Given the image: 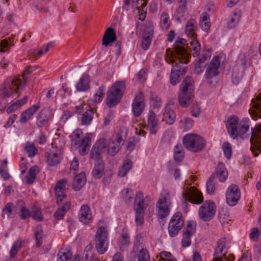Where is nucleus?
Returning a JSON list of instances; mask_svg holds the SVG:
<instances>
[{
	"instance_id": "26",
	"label": "nucleus",
	"mask_w": 261,
	"mask_h": 261,
	"mask_svg": "<svg viewBox=\"0 0 261 261\" xmlns=\"http://www.w3.org/2000/svg\"><path fill=\"white\" fill-rule=\"evenodd\" d=\"M79 220L85 224H89L92 221V213L88 205H83L79 212Z\"/></svg>"
},
{
	"instance_id": "17",
	"label": "nucleus",
	"mask_w": 261,
	"mask_h": 261,
	"mask_svg": "<svg viewBox=\"0 0 261 261\" xmlns=\"http://www.w3.org/2000/svg\"><path fill=\"white\" fill-rule=\"evenodd\" d=\"M186 40L184 39H180L177 40L175 44L174 45V50L175 54L177 56L179 60L180 61L181 63H184V64H187L189 61L190 58V55L188 53L186 49L184 46L186 44Z\"/></svg>"
},
{
	"instance_id": "37",
	"label": "nucleus",
	"mask_w": 261,
	"mask_h": 261,
	"mask_svg": "<svg viewBox=\"0 0 261 261\" xmlns=\"http://www.w3.org/2000/svg\"><path fill=\"white\" fill-rule=\"evenodd\" d=\"M71 204L69 202H66L62 206L59 208L55 213L54 216L58 220L63 218L65 214L69 210Z\"/></svg>"
},
{
	"instance_id": "30",
	"label": "nucleus",
	"mask_w": 261,
	"mask_h": 261,
	"mask_svg": "<svg viewBox=\"0 0 261 261\" xmlns=\"http://www.w3.org/2000/svg\"><path fill=\"white\" fill-rule=\"evenodd\" d=\"M39 106L36 105H33L31 108L26 110L23 112L20 119L21 123H26L29 119H30L35 114V113L39 109Z\"/></svg>"
},
{
	"instance_id": "25",
	"label": "nucleus",
	"mask_w": 261,
	"mask_h": 261,
	"mask_svg": "<svg viewBox=\"0 0 261 261\" xmlns=\"http://www.w3.org/2000/svg\"><path fill=\"white\" fill-rule=\"evenodd\" d=\"M133 6L138 10L139 19L143 21L146 17V0H132Z\"/></svg>"
},
{
	"instance_id": "38",
	"label": "nucleus",
	"mask_w": 261,
	"mask_h": 261,
	"mask_svg": "<svg viewBox=\"0 0 261 261\" xmlns=\"http://www.w3.org/2000/svg\"><path fill=\"white\" fill-rule=\"evenodd\" d=\"M91 142V139L89 137H85L82 139L79 150L80 154L84 155L88 153Z\"/></svg>"
},
{
	"instance_id": "35",
	"label": "nucleus",
	"mask_w": 261,
	"mask_h": 261,
	"mask_svg": "<svg viewBox=\"0 0 261 261\" xmlns=\"http://www.w3.org/2000/svg\"><path fill=\"white\" fill-rule=\"evenodd\" d=\"M86 182V177L84 174L81 173L75 176L72 187L75 191H79L84 186Z\"/></svg>"
},
{
	"instance_id": "63",
	"label": "nucleus",
	"mask_w": 261,
	"mask_h": 261,
	"mask_svg": "<svg viewBox=\"0 0 261 261\" xmlns=\"http://www.w3.org/2000/svg\"><path fill=\"white\" fill-rule=\"evenodd\" d=\"M123 192H125L124 198L125 199V202H129L131 201L133 196V191L129 189L126 188L123 190Z\"/></svg>"
},
{
	"instance_id": "50",
	"label": "nucleus",
	"mask_w": 261,
	"mask_h": 261,
	"mask_svg": "<svg viewBox=\"0 0 261 261\" xmlns=\"http://www.w3.org/2000/svg\"><path fill=\"white\" fill-rule=\"evenodd\" d=\"M106 87L104 86H100L96 93L94 95L93 100L97 103L100 102L103 99L105 93Z\"/></svg>"
},
{
	"instance_id": "4",
	"label": "nucleus",
	"mask_w": 261,
	"mask_h": 261,
	"mask_svg": "<svg viewBox=\"0 0 261 261\" xmlns=\"http://www.w3.org/2000/svg\"><path fill=\"white\" fill-rule=\"evenodd\" d=\"M125 89L123 81L116 82L107 93V103L109 107L116 106L120 100Z\"/></svg>"
},
{
	"instance_id": "56",
	"label": "nucleus",
	"mask_w": 261,
	"mask_h": 261,
	"mask_svg": "<svg viewBox=\"0 0 261 261\" xmlns=\"http://www.w3.org/2000/svg\"><path fill=\"white\" fill-rule=\"evenodd\" d=\"M21 244L22 241L19 240H17L14 243L10 250V256L11 258L14 257L18 251L21 248Z\"/></svg>"
},
{
	"instance_id": "7",
	"label": "nucleus",
	"mask_w": 261,
	"mask_h": 261,
	"mask_svg": "<svg viewBox=\"0 0 261 261\" xmlns=\"http://www.w3.org/2000/svg\"><path fill=\"white\" fill-rule=\"evenodd\" d=\"M220 65V58L218 56H215L212 61L207 65L205 72V77L207 83L210 86H215L218 83V79L217 77L219 72L218 68Z\"/></svg>"
},
{
	"instance_id": "9",
	"label": "nucleus",
	"mask_w": 261,
	"mask_h": 261,
	"mask_svg": "<svg viewBox=\"0 0 261 261\" xmlns=\"http://www.w3.org/2000/svg\"><path fill=\"white\" fill-rule=\"evenodd\" d=\"M108 231L106 227H99L95 236V247L101 254L106 252L108 247Z\"/></svg>"
},
{
	"instance_id": "61",
	"label": "nucleus",
	"mask_w": 261,
	"mask_h": 261,
	"mask_svg": "<svg viewBox=\"0 0 261 261\" xmlns=\"http://www.w3.org/2000/svg\"><path fill=\"white\" fill-rule=\"evenodd\" d=\"M25 149L31 158L34 156L37 152V149L33 144L27 146Z\"/></svg>"
},
{
	"instance_id": "24",
	"label": "nucleus",
	"mask_w": 261,
	"mask_h": 261,
	"mask_svg": "<svg viewBox=\"0 0 261 261\" xmlns=\"http://www.w3.org/2000/svg\"><path fill=\"white\" fill-rule=\"evenodd\" d=\"M159 122L156 115L152 111H149L146 129L149 130L151 134H156L158 130Z\"/></svg>"
},
{
	"instance_id": "46",
	"label": "nucleus",
	"mask_w": 261,
	"mask_h": 261,
	"mask_svg": "<svg viewBox=\"0 0 261 261\" xmlns=\"http://www.w3.org/2000/svg\"><path fill=\"white\" fill-rule=\"evenodd\" d=\"M23 202L22 201H19L17 203V206L20 207L19 216L21 219L24 220L27 218L30 217L31 216V213L28 209L23 205Z\"/></svg>"
},
{
	"instance_id": "22",
	"label": "nucleus",
	"mask_w": 261,
	"mask_h": 261,
	"mask_svg": "<svg viewBox=\"0 0 261 261\" xmlns=\"http://www.w3.org/2000/svg\"><path fill=\"white\" fill-rule=\"evenodd\" d=\"M261 101V93L256 96L251 100L252 107L249 109V113L252 119L257 120L258 118H261V105L259 102Z\"/></svg>"
},
{
	"instance_id": "16",
	"label": "nucleus",
	"mask_w": 261,
	"mask_h": 261,
	"mask_svg": "<svg viewBox=\"0 0 261 261\" xmlns=\"http://www.w3.org/2000/svg\"><path fill=\"white\" fill-rule=\"evenodd\" d=\"M108 147V141L106 139H99L93 146L90 151L91 159L97 160L102 159L101 155L105 152Z\"/></svg>"
},
{
	"instance_id": "52",
	"label": "nucleus",
	"mask_w": 261,
	"mask_h": 261,
	"mask_svg": "<svg viewBox=\"0 0 261 261\" xmlns=\"http://www.w3.org/2000/svg\"><path fill=\"white\" fill-rule=\"evenodd\" d=\"M13 203L11 202L8 203L5 207L3 209L2 216L4 218H9L12 214Z\"/></svg>"
},
{
	"instance_id": "18",
	"label": "nucleus",
	"mask_w": 261,
	"mask_h": 261,
	"mask_svg": "<svg viewBox=\"0 0 261 261\" xmlns=\"http://www.w3.org/2000/svg\"><path fill=\"white\" fill-rule=\"evenodd\" d=\"M241 196L238 186L232 184L228 188L226 193V200L230 206H234L238 203Z\"/></svg>"
},
{
	"instance_id": "40",
	"label": "nucleus",
	"mask_w": 261,
	"mask_h": 261,
	"mask_svg": "<svg viewBox=\"0 0 261 261\" xmlns=\"http://www.w3.org/2000/svg\"><path fill=\"white\" fill-rule=\"evenodd\" d=\"M72 253L67 249L62 248L57 255V261H71Z\"/></svg>"
},
{
	"instance_id": "60",
	"label": "nucleus",
	"mask_w": 261,
	"mask_h": 261,
	"mask_svg": "<svg viewBox=\"0 0 261 261\" xmlns=\"http://www.w3.org/2000/svg\"><path fill=\"white\" fill-rule=\"evenodd\" d=\"M161 258L163 261H177L170 252L163 251L160 253Z\"/></svg>"
},
{
	"instance_id": "29",
	"label": "nucleus",
	"mask_w": 261,
	"mask_h": 261,
	"mask_svg": "<svg viewBox=\"0 0 261 261\" xmlns=\"http://www.w3.org/2000/svg\"><path fill=\"white\" fill-rule=\"evenodd\" d=\"M104 172V164L102 159L95 160L94 168L92 171V174L95 179L101 178Z\"/></svg>"
},
{
	"instance_id": "49",
	"label": "nucleus",
	"mask_w": 261,
	"mask_h": 261,
	"mask_svg": "<svg viewBox=\"0 0 261 261\" xmlns=\"http://www.w3.org/2000/svg\"><path fill=\"white\" fill-rule=\"evenodd\" d=\"M150 100L154 109H159L162 105L161 99L154 93H151Z\"/></svg>"
},
{
	"instance_id": "19",
	"label": "nucleus",
	"mask_w": 261,
	"mask_h": 261,
	"mask_svg": "<svg viewBox=\"0 0 261 261\" xmlns=\"http://www.w3.org/2000/svg\"><path fill=\"white\" fill-rule=\"evenodd\" d=\"M182 63L179 60V63H176L171 69L170 76V83L173 86L176 85L179 82L180 76L185 75L187 72V68L181 65Z\"/></svg>"
},
{
	"instance_id": "64",
	"label": "nucleus",
	"mask_w": 261,
	"mask_h": 261,
	"mask_svg": "<svg viewBox=\"0 0 261 261\" xmlns=\"http://www.w3.org/2000/svg\"><path fill=\"white\" fill-rule=\"evenodd\" d=\"M0 174L5 180H8L10 177V175L8 172L7 166L0 168Z\"/></svg>"
},
{
	"instance_id": "36",
	"label": "nucleus",
	"mask_w": 261,
	"mask_h": 261,
	"mask_svg": "<svg viewBox=\"0 0 261 261\" xmlns=\"http://www.w3.org/2000/svg\"><path fill=\"white\" fill-rule=\"evenodd\" d=\"M77 91H86L89 88V77L83 75L80 80L76 85Z\"/></svg>"
},
{
	"instance_id": "54",
	"label": "nucleus",
	"mask_w": 261,
	"mask_h": 261,
	"mask_svg": "<svg viewBox=\"0 0 261 261\" xmlns=\"http://www.w3.org/2000/svg\"><path fill=\"white\" fill-rule=\"evenodd\" d=\"M92 113V111L88 110L83 115L81 119V123L83 125H88L91 123L93 118Z\"/></svg>"
},
{
	"instance_id": "12",
	"label": "nucleus",
	"mask_w": 261,
	"mask_h": 261,
	"mask_svg": "<svg viewBox=\"0 0 261 261\" xmlns=\"http://www.w3.org/2000/svg\"><path fill=\"white\" fill-rule=\"evenodd\" d=\"M216 212V205L212 200L206 201L199 208V216L203 221H209Z\"/></svg>"
},
{
	"instance_id": "21",
	"label": "nucleus",
	"mask_w": 261,
	"mask_h": 261,
	"mask_svg": "<svg viewBox=\"0 0 261 261\" xmlns=\"http://www.w3.org/2000/svg\"><path fill=\"white\" fill-rule=\"evenodd\" d=\"M145 107L144 95L142 92L136 94L132 104L133 112L136 117H139L142 113Z\"/></svg>"
},
{
	"instance_id": "1",
	"label": "nucleus",
	"mask_w": 261,
	"mask_h": 261,
	"mask_svg": "<svg viewBox=\"0 0 261 261\" xmlns=\"http://www.w3.org/2000/svg\"><path fill=\"white\" fill-rule=\"evenodd\" d=\"M32 72L31 69L28 66L22 75L23 81H21L19 76H11L5 80L3 89L1 91L2 95L1 104L5 99L11 102L13 99L18 97L19 91L23 89L27 82L28 78L26 76V74H29Z\"/></svg>"
},
{
	"instance_id": "32",
	"label": "nucleus",
	"mask_w": 261,
	"mask_h": 261,
	"mask_svg": "<svg viewBox=\"0 0 261 261\" xmlns=\"http://www.w3.org/2000/svg\"><path fill=\"white\" fill-rule=\"evenodd\" d=\"M47 162L50 166H54L58 164L61 159V153H55L52 151L46 153Z\"/></svg>"
},
{
	"instance_id": "33",
	"label": "nucleus",
	"mask_w": 261,
	"mask_h": 261,
	"mask_svg": "<svg viewBox=\"0 0 261 261\" xmlns=\"http://www.w3.org/2000/svg\"><path fill=\"white\" fill-rule=\"evenodd\" d=\"M129 236L128 234L123 229L122 230V233L121 234L120 237L118 241V245L120 250H125L129 246Z\"/></svg>"
},
{
	"instance_id": "48",
	"label": "nucleus",
	"mask_w": 261,
	"mask_h": 261,
	"mask_svg": "<svg viewBox=\"0 0 261 261\" xmlns=\"http://www.w3.org/2000/svg\"><path fill=\"white\" fill-rule=\"evenodd\" d=\"M121 147L119 144H116L112 142H108L107 150L109 154L114 156L120 150Z\"/></svg>"
},
{
	"instance_id": "10",
	"label": "nucleus",
	"mask_w": 261,
	"mask_h": 261,
	"mask_svg": "<svg viewBox=\"0 0 261 261\" xmlns=\"http://www.w3.org/2000/svg\"><path fill=\"white\" fill-rule=\"evenodd\" d=\"M181 200L182 202V206L187 207L189 200L192 203L195 204H200L203 200V198L202 194L199 192L194 187H190L185 190L182 194Z\"/></svg>"
},
{
	"instance_id": "42",
	"label": "nucleus",
	"mask_w": 261,
	"mask_h": 261,
	"mask_svg": "<svg viewBox=\"0 0 261 261\" xmlns=\"http://www.w3.org/2000/svg\"><path fill=\"white\" fill-rule=\"evenodd\" d=\"M240 17L241 15L239 12H234L227 22L228 28L230 29L235 28L239 23Z\"/></svg>"
},
{
	"instance_id": "39",
	"label": "nucleus",
	"mask_w": 261,
	"mask_h": 261,
	"mask_svg": "<svg viewBox=\"0 0 261 261\" xmlns=\"http://www.w3.org/2000/svg\"><path fill=\"white\" fill-rule=\"evenodd\" d=\"M39 171V168L37 166H33L30 169L29 175L25 177L26 181L28 184L32 185L35 182L36 175Z\"/></svg>"
},
{
	"instance_id": "45",
	"label": "nucleus",
	"mask_w": 261,
	"mask_h": 261,
	"mask_svg": "<svg viewBox=\"0 0 261 261\" xmlns=\"http://www.w3.org/2000/svg\"><path fill=\"white\" fill-rule=\"evenodd\" d=\"M27 96H24L23 98L17 100L15 102L11 105L7 109V112L9 114L14 110L18 109L23 105L26 103L27 101Z\"/></svg>"
},
{
	"instance_id": "62",
	"label": "nucleus",
	"mask_w": 261,
	"mask_h": 261,
	"mask_svg": "<svg viewBox=\"0 0 261 261\" xmlns=\"http://www.w3.org/2000/svg\"><path fill=\"white\" fill-rule=\"evenodd\" d=\"M143 240L142 237L140 234H137L135 238L134 250L137 251L140 247H141Z\"/></svg>"
},
{
	"instance_id": "51",
	"label": "nucleus",
	"mask_w": 261,
	"mask_h": 261,
	"mask_svg": "<svg viewBox=\"0 0 261 261\" xmlns=\"http://www.w3.org/2000/svg\"><path fill=\"white\" fill-rule=\"evenodd\" d=\"M31 216L33 219L38 221H41L43 219L41 208L37 206L33 207Z\"/></svg>"
},
{
	"instance_id": "8",
	"label": "nucleus",
	"mask_w": 261,
	"mask_h": 261,
	"mask_svg": "<svg viewBox=\"0 0 261 261\" xmlns=\"http://www.w3.org/2000/svg\"><path fill=\"white\" fill-rule=\"evenodd\" d=\"M197 29V23L194 19H190L186 27L185 33L191 38L192 40L190 42L191 45L194 52L193 53V57H195L199 55L198 52L200 50V44L199 41L196 39V33L195 32Z\"/></svg>"
},
{
	"instance_id": "58",
	"label": "nucleus",
	"mask_w": 261,
	"mask_h": 261,
	"mask_svg": "<svg viewBox=\"0 0 261 261\" xmlns=\"http://www.w3.org/2000/svg\"><path fill=\"white\" fill-rule=\"evenodd\" d=\"M222 149L225 157L229 159L231 156L232 150L230 144L228 142H225L222 145Z\"/></svg>"
},
{
	"instance_id": "59",
	"label": "nucleus",
	"mask_w": 261,
	"mask_h": 261,
	"mask_svg": "<svg viewBox=\"0 0 261 261\" xmlns=\"http://www.w3.org/2000/svg\"><path fill=\"white\" fill-rule=\"evenodd\" d=\"M169 16L167 13H163L161 16V25L163 29H167L169 27Z\"/></svg>"
},
{
	"instance_id": "6",
	"label": "nucleus",
	"mask_w": 261,
	"mask_h": 261,
	"mask_svg": "<svg viewBox=\"0 0 261 261\" xmlns=\"http://www.w3.org/2000/svg\"><path fill=\"white\" fill-rule=\"evenodd\" d=\"M183 144L188 150L198 152L204 148L205 142L203 138L198 135L188 134L183 138Z\"/></svg>"
},
{
	"instance_id": "27",
	"label": "nucleus",
	"mask_w": 261,
	"mask_h": 261,
	"mask_svg": "<svg viewBox=\"0 0 261 261\" xmlns=\"http://www.w3.org/2000/svg\"><path fill=\"white\" fill-rule=\"evenodd\" d=\"M50 117V112L48 109H44L40 111L37 116L36 125L39 127L44 126L48 122Z\"/></svg>"
},
{
	"instance_id": "3",
	"label": "nucleus",
	"mask_w": 261,
	"mask_h": 261,
	"mask_svg": "<svg viewBox=\"0 0 261 261\" xmlns=\"http://www.w3.org/2000/svg\"><path fill=\"white\" fill-rule=\"evenodd\" d=\"M193 80L187 76L180 85L178 94L179 104L183 108L187 107L193 100Z\"/></svg>"
},
{
	"instance_id": "14",
	"label": "nucleus",
	"mask_w": 261,
	"mask_h": 261,
	"mask_svg": "<svg viewBox=\"0 0 261 261\" xmlns=\"http://www.w3.org/2000/svg\"><path fill=\"white\" fill-rule=\"evenodd\" d=\"M251 144L250 150L254 156H257L261 152V126L252 128L251 136L250 139Z\"/></svg>"
},
{
	"instance_id": "31",
	"label": "nucleus",
	"mask_w": 261,
	"mask_h": 261,
	"mask_svg": "<svg viewBox=\"0 0 261 261\" xmlns=\"http://www.w3.org/2000/svg\"><path fill=\"white\" fill-rule=\"evenodd\" d=\"M163 116V121H165L169 125H171L174 123L176 117L174 112L168 106L165 108Z\"/></svg>"
},
{
	"instance_id": "43",
	"label": "nucleus",
	"mask_w": 261,
	"mask_h": 261,
	"mask_svg": "<svg viewBox=\"0 0 261 261\" xmlns=\"http://www.w3.org/2000/svg\"><path fill=\"white\" fill-rule=\"evenodd\" d=\"M188 17V12L186 8L178 7L176 11L175 20L178 22L181 23L186 20Z\"/></svg>"
},
{
	"instance_id": "41",
	"label": "nucleus",
	"mask_w": 261,
	"mask_h": 261,
	"mask_svg": "<svg viewBox=\"0 0 261 261\" xmlns=\"http://www.w3.org/2000/svg\"><path fill=\"white\" fill-rule=\"evenodd\" d=\"M217 180L215 174H212L206 182V191L209 194H214L216 190Z\"/></svg>"
},
{
	"instance_id": "11",
	"label": "nucleus",
	"mask_w": 261,
	"mask_h": 261,
	"mask_svg": "<svg viewBox=\"0 0 261 261\" xmlns=\"http://www.w3.org/2000/svg\"><path fill=\"white\" fill-rule=\"evenodd\" d=\"M134 210L135 211V222L137 225H142L144 223V201L143 194L139 191L136 195Z\"/></svg>"
},
{
	"instance_id": "34",
	"label": "nucleus",
	"mask_w": 261,
	"mask_h": 261,
	"mask_svg": "<svg viewBox=\"0 0 261 261\" xmlns=\"http://www.w3.org/2000/svg\"><path fill=\"white\" fill-rule=\"evenodd\" d=\"M216 178L217 177L220 182H224L227 177V172L224 165L223 163H219L216 168Z\"/></svg>"
},
{
	"instance_id": "44",
	"label": "nucleus",
	"mask_w": 261,
	"mask_h": 261,
	"mask_svg": "<svg viewBox=\"0 0 261 261\" xmlns=\"http://www.w3.org/2000/svg\"><path fill=\"white\" fill-rule=\"evenodd\" d=\"M243 75V70L242 69L240 70L238 66H235L233 68L232 72V82L235 84H238L242 79Z\"/></svg>"
},
{
	"instance_id": "2",
	"label": "nucleus",
	"mask_w": 261,
	"mask_h": 261,
	"mask_svg": "<svg viewBox=\"0 0 261 261\" xmlns=\"http://www.w3.org/2000/svg\"><path fill=\"white\" fill-rule=\"evenodd\" d=\"M226 126L229 135L233 139L238 136L243 139L246 138V133L249 128L248 121L242 120L239 122L238 118L234 116L228 119Z\"/></svg>"
},
{
	"instance_id": "53",
	"label": "nucleus",
	"mask_w": 261,
	"mask_h": 261,
	"mask_svg": "<svg viewBox=\"0 0 261 261\" xmlns=\"http://www.w3.org/2000/svg\"><path fill=\"white\" fill-rule=\"evenodd\" d=\"M36 230L35 233V240L36 241V246L39 247L42 242V229L41 226H38L36 228Z\"/></svg>"
},
{
	"instance_id": "20",
	"label": "nucleus",
	"mask_w": 261,
	"mask_h": 261,
	"mask_svg": "<svg viewBox=\"0 0 261 261\" xmlns=\"http://www.w3.org/2000/svg\"><path fill=\"white\" fill-rule=\"evenodd\" d=\"M67 180L65 178L59 180L54 188L55 197L58 205L61 204L63 199L66 197V188Z\"/></svg>"
},
{
	"instance_id": "13",
	"label": "nucleus",
	"mask_w": 261,
	"mask_h": 261,
	"mask_svg": "<svg viewBox=\"0 0 261 261\" xmlns=\"http://www.w3.org/2000/svg\"><path fill=\"white\" fill-rule=\"evenodd\" d=\"M184 221L180 212H177L171 218L168 225V232L170 237H174L182 228Z\"/></svg>"
},
{
	"instance_id": "15",
	"label": "nucleus",
	"mask_w": 261,
	"mask_h": 261,
	"mask_svg": "<svg viewBox=\"0 0 261 261\" xmlns=\"http://www.w3.org/2000/svg\"><path fill=\"white\" fill-rule=\"evenodd\" d=\"M169 193H167L166 196L160 198L157 202V215L159 218L164 219L167 217L170 212V201L168 197Z\"/></svg>"
},
{
	"instance_id": "47",
	"label": "nucleus",
	"mask_w": 261,
	"mask_h": 261,
	"mask_svg": "<svg viewBox=\"0 0 261 261\" xmlns=\"http://www.w3.org/2000/svg\"><path fill=\"white\" fill-rule=\"evenodd\" d=\"M174 159L177 162L181 161L184 158L183 148L181 145H176L174 149Z\"/></svg>"
},
{
	"instance_id": "28",
	"label": "nucleus",
	"mask_w": 261,
	"mask_h": 261,
	"mask_svg": "<svg viewBox=\"0 0 261 261\" xmlns=\"http://www.w3.org/2000/svg\"><path fill=\"white\" fill-rule=\"evenodd\" d=\"M117 39L115 30L110 27L107 29L102 38V44L107 46Z\"/></svg>"
},
{
	"instance_id": "23",
	"label": "nucleus",
	"mask_w": 261,
	"mask_h": 261,
	"mask_svg": "<svg viewBox=\"0 0 261 261\" xmlns=\"http://www.w3.org/2000/svg\"><path fill=\"white\" fill-rule=\"evenodd\" d=\"M153 33V27L151 24L146 25L143 33L142 47L147 50L151 43Z\"/></svg>"
},
{
	"instance_id": "55",
	"label": "nucleus",
	"mask_w": 261,
	"mask_h": 261,
	"mask_svg": "<svg viewBox=\"0 0 261 261\" xmlns=\"http://www.w3.org/2000/svg\"><path fill=\"white\" fill-rule=\"evenodd\" d=\"M138 261H150L149 255L148 251L144 248H141L138 254Z\"/></svg>"
},
{
	"instance_id": "57",
	"label": "nucleus",
	"mask_w": 261,
	"mask_h": 261,
	"mask_svg": "<svg viewBox=\"0 0 261 261\" xmlns=\"http://www.w3.org/2000/svg\"><path fill=\"white\" fill-rule=\"evenodd\" d=\"M196 226V223L194 222H189L187 225L186 230L184 234L192 236L195 232Z\"/></svg>"
},
{
	"instance_id": "5",
	"label": "nucleus",
	"mask_w": 261,
	"mask_h": 261,
	"mask_svg": "<svg viewBox=\"0 0 261 261\" xmlns=\"http://www.w3.org/2000/svg\"><path fill=\"white\" fill-rule=\"evenodd\" d=\"M228 246L227 239L223 237L217 242V246L215 249L213 261H233L234 255L228 254Z\"/></svg>"
}]
</instances>
